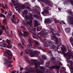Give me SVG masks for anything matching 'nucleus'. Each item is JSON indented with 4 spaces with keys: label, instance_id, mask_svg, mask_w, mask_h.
Returning <instances> with one entry per match:
<instances>
[{
    "label": "nucleus",
    "instance_id": "1",
    "mask_svg": "<svg viewBox=\"0 0 73 73\" xmlns=\"http://www.w3.org/2000/svg\"><path fill=\"white\" fill-rule=\"evenodd\" d=\"M7 55H8V59H5V60L3 64L5 65H6L7 68H11L12 66L11 64L12 63V60H11L12 58V53L11 51H6L3 53L4 56H7Z\"/></svg>",
    "mask_w": 73,
    "mask_h": 73
},
{
    "label": "nucleus",
    "instance_id": "2",
    "mask_svg": "<svg viewBox=\"0 0 73 73\" xmlns=\"http://www.w3.org/2000/svg\"><path fill=\"white\" fill-rule=\"evenodd\" d=\"M28 12V11L27 10L24 11L23 13V14H22V16L23 17L25 18L27 20L26 21V23L28 25L30 26L31 28L30 29H28V30L29 31L31 32V31H35L36 30V29L35 28L34 30L32 29H33V28L31 27H32V15L30 14L29 15H27L26 17V15H27V13Z\"/></svg>",
    "mask_w": 73,
    "mask_h": 73
},
{
    "label": "nucleus",
    "instance_id": "3",
    "mask_svg": "<svg viewBox=\"0 0 73 73\" xmlns=\"http://www.w3.org/2000/svg\"><path fill=\"white\" fill-rule=\"evenodd\" d=\"M11 2L13 4L15 9H16V10H19L20 9H24L25 8V5H29V4L28 2H26L25 3V5H21V4H14V1H13V0H11Z\"/></svg>",
    "mask_w": 73,
    "mask_h": 73
},
{
    "label": "nucleus",
    "instance_id": "4",
    "mask_svg": "<svg viewBox=\"0 0 73 73\" xmlns=\"http://www.w3.org/2000/svg\"><path fill=\"white\" fill-rule=\"evenodd\" d=\"M25 53H27V54L29 53L31 56V57H33V56H37V55L38 54L40 53V52L38 51L35 50L34 51V52L33 53V52L31 50L28 51V52L27 50H25Z\"/></svg>",
    "mask_w": 73,
    "mask_h": 73
},
{
    "label": "nucleus",
    "instance_id": "5",
    "mask_svg": "<svg viewBox=\"0 0 73 73\" xmlns=\"http://www.w3.org/2000/svg\"><path fill=\"white\" fill-rule=\"evenodd\" d=\"M49 32L48 30H45V29H43V30L40 33H38V37L41 36V35H46Z\"/></svg>",
    "mask_w": 73,
    "mask_h": 73
},
{
    "label": "nucleus",
    "instance_id": "6",
    "mask_svg": "<svg viewBox=\"0 0 73 73\" xmlns=\"http://www.w3.org/2000/svg\"><path fill=\"white\" fill-rule=\"evenodd\" d=\"M63 53L65 57H66V58L68 60H70V55L69 53H65V52H63Z\"/></svg>",
    "mask_w": 73,
    "mask_h": 73
},
{
    "label": "nucleus",
    "instance_id": "7",
    "mask_svg": "<svg viewBox=\"0 0 73 73\" xmlns=\"http://www.w3.org/2000/svg\"><path fill=\"white\" fill-rule=\"evenodd\" d=\"M7 44L5 42V41L4 40H3V42L0 43V46L5 48V47H7Z\"/></svg>",
    "mask_w": 73,
    "mask_h": 73
},
{
    "label": "nucleus",
    "instance_id": "8",
    "mask_svg": "<svg viewBox=\"0 0 73 73\" xmlns=\"http://www.w3.org/2000/svg\"><path fill=\"white\" fill-rule=\"evenodd\" d=\"M60 65L61 66V65H62V64L61 63H59V66L58 65L55 66H52L50 68L51 70H52V69H54L55 68H56L57 69H59L60 68Z\"/></svg>",
    "mask_w": 73,
    "mask_h": 73
},
{
    "label": "nucleus",
    "instance_id": "9",
    "mask_svg": "<svg viewBox=\"0 0 73 73\" xmlns=\"http://www.w3.org/2000/svg\"><path fill=\"white\" fill-rule=\"evenodd\" d=\"M28 41L29 43V46H28V48L29 49V48H30V46H32V44H31V43L32 42V39L30 38L29 39H28Z\"/></svg>",
    "mask_w": 73,
    "mask_h": 73
},
{
    "label": "nucleus",
    "instance_id": "10",
    "mask_svg": "<svg viewBox=\"0 0 73 73\" xmlns=\"http://www.w3.org/2000/svg\"><path fill=\"white\" fill-rule=\"evenodd\" d=\"M35 69H37V68H38V66H39V65H40L41 64H40V62H39L37 63H35Z\"/></svg>",
    "mask_w": 73,
    "mask_h": 73
},
{
    "label": "nucleus",
    "instance_id": "11",
    "mask_svg": "<svg viewBox=\"0 0 73 73\" xmlns=\"http://www.w3.org/2000/svg\"><path fill=\"white\" fill-rule=\"evenodd\" d=\"M34 22L35 27H37V26L39 25H38V22L36 20H35Z\"/></svg>",
    "mask_w": 73,
    "mask_h": 73
},
{
    "label": "nucleus",
    "instance_id": "12",
    "mask_svg": "<svg viewBox=\"0 0 73 73\" xmlns=\"http://www.w3.org/2000/svg\"><path fill=\"white\" fill-rule=\"evenodd\" d=\"M23 36L25 37H26L27 36L28 34V33L27 31H24L23 32Z\"/></svg>",
    "mask_w": 73,
    "mask_h": 73
},
{
    "label": "nucleus",
    "instance_id": "13",
    "mask_svg": "<svg viewBox=\"0 0 73 73\" xmlns=\"http://www.w3.org/2000/svg\"><path fill=\"white\" fill-rule=\"evenodd\" d=\"M45 13H49V11L47 10H45L41 12V14L42 15H44Z\"/></svg>",
    "mask_w": 73,
    "mask_h": 73
},
{
    "label": "nucleus",
    "instance_id": "14",
    "mask_svg": "<svg viewBox=\"0 0 73 73\" xmlns=\"http://www.w3.org/2000/svg\"><path fill=\"white\" fill-rule=\"evenodd\" d=\"M70 41L72 44V46H73V38L72 37H70Z\"/></svg>",
    "mask_w": 73,
    "mask_h": 73
},
{
    "label": "nucleus",
    "instance_id": "15",
    "mask_svg": "<svg viewBox=\"0 0 73 73\" xmlns=\"http://www.w3.org/2000/svg\"><path fill=\"white\" fill-rule=\"evenodd\" d=\"M46 23H50V21L49 19H46L44 21V23L46 24Z\"/></svg>",
    "mask_w": 73,
    "mask_h": 73
},
{
    "label": "nucleus",
    "instance_id": "16",
    "mask_svg": "<svg viewBox=\"0 0 73 73\" xmlns=\"http://www.w3.org/2000/svg\"><path fill=\"white\" fill-rule=\"evenodd\" d=\"M40 12L39 13L38 15H34V17L36 18H39V17H40Z\"/></svg>",
    "mask_w": 73,
    "mask_h": 73
},
{
    "label": "nucleus",
    "instance_id": "17",
    "mask_svg": "<svg viewBox=\"0 0 73 73\" xmlns=\"http://www.w3.org/2000/svg\"><path fill=\"white\" fill-rule=\"evenodd\" d=\"M70 69L71 73H73V66H70Z\"/></svg>",
    "mask_w": 73,
    "mask_h": 73
},
{
    "label": "nucleus",
    "instance_id": "18",
    "mask_svg": "<svg viewBox=\"0 0 73 73\" xmlns=\"http://www.w3.org/2000/svg\"><path fill=\"white\" fill-rule=\"evenodd\" d=\"M6 42H7V44H9V45H10L11 44L9 43L11 42V40H9L8 39H7L6 40Z\"/></svg>",
    "mask_w": 73,
    "mask_h": 73
},
{
    "label": "nucleus",
    "instance_id": "19",
    "mask_svg": "<svg viewBox=\"0 0 73 73\" xmlns=\"http://www.w3.org/2000/svg\"><path fill=\"white\" fill-rule=\"evenodd\" d=\"M11 21L13 23H14V24H16V19H11Z\"/></svg>",
    "mask_w": 73,
    "mask_h": 73
},
{
    "label": "nucleus",
    "instance_id": "20",
    "mask_svg": "<svg viewBox=\"0 0 73 73\" xmlns=\"http://www.w3.org/2000/svg\"><path fill=\"white\" fill-rule=\"evenodd\" d=\"M70 30V28H66L65 29V31L66 32H68Z\"/></svg>",
    "mask_w": 73,
    "mask_h": 73
},
{
    "label": "nucleus",
    "instance_id": "21",
    "mask_svg": "<svg viewBox=\"0 0 73 73\" xmlns=\"http://www.w3.org/2000/svg\"><path fill=\"white\" fill-rule=\"evenodd\" d=\"M52 39H54V40H56V42H57V41L58 40V38H57V37L56 36H53Z\"/></svg>",
    "mask_w": 73,
    "mask_h": 73
},
{
    "label": "nucleus",
    "instance_id": "22",
    "mask_svg": "<svg viewBox=\"0 0 73 73\" xmlns=\"http://www.w3.org/2000/svg\"><path fill=\"white\" fill-rule=\"evenodd\" d=\"M1 28V26L0 25V36H1L2 34H3V32L2 31V30H1V29H0Z\"/></svg>",
    "mask_w": 73,
    "mask_h": 73
},
{
    "label": "nucleus",
    "instance_id": "23",
    "mask_svg": "<svg viewBox=\"0 0 73 73\" xmlns=\"http://www.w3.org/2000/svg\"><path fill=\"white\" fill-rule=\"evenodd\" d=\"M41 30V28H40V27H38L37 29V31L38 32H39Z\"/></svg>",
    "mask_w": 73,
    "mask_h": 73
},
{
    "label": "nucleus",
    "instance_id": "24",
    "mask_svg": "<svg viewBox=\"0 0 73 73\" xmlns=\"http://www.w3.org/2000/svg\"><path fill=\"white\" fill-rule=\"evenodd\" d=\"M5 7H4V5H2V7H3V8H4V9H5V8H8V6L7 5V4H5Z\"/></svg>",
    "mask_w": 73,
    "mask_h": 73
},
{
    "label": "nucleus",
    "instance_id": "25",
    "mask_svg": "<svg viewBox=\"0 0 73 73\" xmlns=\"http://www.w3.org/2000/svg\"><path fill=\"white\" fill-rule=\"evenodd\" d=\"M36 34L35 33H33V37L34 38H36Z\"/></svg>",
    "mask_w": 73,
    "mask_h": 73
},
{
    "label": "nucleus",
    "instance_id": "26",
    "mask_svg": "<svg viewBox=\"0 0 73 73\" xmlns=\"http://www.w3.org/2000/svg\"><path fill=\"white\" fill-rule=\"evenodd\" d=\"M22 29V31L23 32H24V31H25V28L24 27H21Z\"/></svg>",
    "mask_w": 73,
    "mask_h": 73
},
{
    "label": "nucleus",
    "instance_id": "27",
    "mask_svg": "<svg viewBox=\"0 0 73 73\" xmlns=\"http://www.w3.org/2000/svg\"><path fill=\"white\" fill-rule=\"evenodd\" d=\"M19 36H23V33L22 32H20L18 34Z\"/></svg>",
    "mask_w": 73,
    "mask_h": 73
},
{
    "label": "nucleus",
    "instance_id": "28",
    "mask_svg": "<svg viewBox=\"0 0 73 73\" xmlns=\"http://www.w3.org/2000/svg\"><path fill=\"white\" fill-rule=\"evenodd\" d=\"M54 20L55 23H59V21H57V20L55 18L54 19Z\"/></svg>",
    "mask_w": 73,
    "mask_h": 73
},
{
    "label": "nucleus",
    "instance_id": "29",
    "mask_svg": "<svg viewBox=\"0 0 73 73\" xmlns=\"http://www.w3.org/2000/svg\"><path fill=\"white\" fill-rule=\"evenodd\" d=\"M34 42L36 44H37V45H39L40 44V43L38 42H37L36 40H34Z\"/></svg>",
    "mask_w": 73,
    "mask_h": 73
},
{
    "label": "nucleus",
    "instance_id": "30",
    "mask_svg": "<svg viewBox=\"0 0 73 73\" xmlns=\"http://www.w3.org/2000/svg\"><path fill=\"white\" fill-rule=\"evenodd\" d=\"M1 29L3 30H5L6 29L5 28V27L3 26H1Z\"/></svg>",
    "mask_w": 73,
    "mask_h": 73
},
{
    "label": "nucleus",
    "instance_id": "31",
    "mask_svg": "<svg viewBox=\"0 0 73 73\" xmlns=\"http://www.w3.org/2000/svg\"><path fill=\"white\" fill-rule=\"evenodd\" d=\"M48 42L50 46L51 47H52V48H53V46L52 45V44L50 43V42Z\"/></svg>",
    "mask_w": 73,
    "mask_h": 73
},
{
    "label": "nucleus",
    "instance_id": "32",
    "mask_svg": "<svg viewBox=\"0 0 73 73\" xmlns=\"http://www.w3.org/2000/svg\"><path fill=\"white\" fill-rule=\"evenodd\" d=\"M61 50H62L63 51H65V52H66V49L65 48H64L63 49H62V48H61Z\"/></svg>",
    "mask_w": 73,
    "mask_h": 73
},
{
    "label": "nucleus",
    "instance_id": "33",
    "mask_svg": "<svg viewBox=\"0 0 73 73\" xmlns=\"http://www.w3.org/2000/svg\"><path fill=\"white\" fill-rule=\"evenodd\" d=\"M12 46L11 45V44H10V45H7V48H11V47Z\"/></svg>",
    "mask_w": 73,
    "mask_h": 73
},
{
    "label": "nucleus",
    "instance_id": "34",
    "mask_svg": "<svg viewBox=\"0 0 73 73\" xmlns=\"http://www.w3.org/2000/svg\"><path fill=\"white\" fill-rule=\"evenodd\" d=\"M9 15L10 16H12V12H9L8 13V15H9Z\"/></svg>",
    "mask_w": 73,
    "mask_h": 73
},
{
    "label": "nucleus",
    "instance_id": "35",
    "mask_svg": "<svg viewBox=\"0 0 73 73\" xmlns=\"http://www.w3.org/2000/svg\"><path fill=\"white\" fill-rule=\"evenodd\" d=\"M6 21H7V20L6 19H4L3 20V23H6Z\"/></svg>",
    "mask_w": 73,
    "mask_h": 73
},
{
    "label": "nucleus",
    "instance_id": "36",
    "mask_svg": "<svg viewBox=\"0 0 73 73\" xmlns=\"http://www.w3.org/2000/svg\"><path fill=\"white\" fill-rule=\"evenodd\" d=\"M23 70V67H21L20 68V70L21 71H22Z\"/></svg>",
    "mask_w": 73,
    "mask_h": 73
},
{
    "label": "nucleus",
    "instance_id": "37",
    "mask_svg": "<svg viewBox=\"0 0 73 73\" xmlns=\"http://www.w3.org/2000/svg\"><path fill=\"white\" fill-rule=\"evenodd\" d=\"M40 39L42 41V42H44V41H45L44 40H43V38H41V37H40Z\"/></svg>",
    "mask_w": 73,
    "mask_h": 73
},
{
    "label": "nucleus",
    "instance_id": "38",
    "mask_svg": "<svg viewBox=\"0 0 73 73\" xmlns=\"http://www.w3.org/2000/svg\"><path fill=\"white\" fill-rule=\"evenodd\" d=\"M3 14H2V13H1L0 15V17H1L2 16H3Z\"/></svg>",
    "mask_w": 73,
    "mask_h": 73
},
{
    "label": "nucleus",
    "instance_id": "39",
    "mask_svg": "<svg viewBox=\"0 0 73 73\" xmlns=\"http://www.w3.org/2000/svg\"><path fill=\"white\" fill-rule=\"evenodd\" d=\"M19 21H20V20H18L17 22H16V24H18V23H19Z\"/></svg>",
    "mask_w": 73,
    "mask_h": 73
},
{
    "label": "nucleus",
    "instance_id": "40",
    "mask_svg": "<svg viewBox=\"0 0 73 73\" xmlns=\"http://www.w3.org/2000/svg\"><path fill=\"white\" fill-rule=\"evenodd\" d=\"M41 68L42 70H44V68L42 67H41Z\"/></svg>",
    "mask_w": 73,
    "mask_h": 73
},
{
    "label": "nucleus",
    "instance_id": "41",
    "mask_svg": "<svg viewBox=\"0 0 73 73\" xmlns=\"http://www.w3.org/2000/svg\"><path fill=\"white\" fill-rule=\"evenodd\" d=\"M60 73H63L64 72H63V71L62 70H60Z\"/></svg>",
    "mask_w": 73,
    "mask_h": 73
},
{
    "label": "nucleus",
    "instance_id": "42",
    "mask_svg": "<svg viewBox=\"0 0 73 73\" xmlns=\"http://www.w3.org/2000/svg\"><path fill=\"white\" fill-rule=\"evenodd\" d=\"M18 45L19 46H20V45H21V43H19Z\"/></svg>",
    "mask_w": 73,
    "mask_h": 73
},
{
    "label": "nucleus",
    "instance_id": "43",
    "mask_svg": "<svg viewBox=\"0 0 73 73\" xmlns=\"http://www.w3.org/2000/svg\"><path fill=\"white\" fill-rule=\"evenodd\" d=\"M23 51H22L21 53V56L23 55Z\"/></svg>",
    "mask_w": 73,
    "mask_h": 73
},
{
    "label": "nucleus",
    "instance_id": "44",
    "mask_svg": "<svg viewBox=\"0 0 73 73\" xmlns=\"http://www.w3.org/2000/svg\"><path fill=\"white\" fill-rule=\"evenodd\" d=\"M70 63L71 65H72V63H73V62H72V61H70Z\"/></svg>",
    "mask_w": 73,
    "mask_h": 73
},
{
    "label": "nucleus",
    "instance_id": "45",
    "mask_svg": "<svg viewBox=\"0 0 73 73\" xmlns=\"http://www.w3.org/2000/svg\"><path fill=\"white\" fill-rule=\"evenodd\" d=\"M13 17V18H15V15H13V17Z\"/></svg>",
    "mask_w": 73,
    "mask_h": 73
},
{
    "label": "nucleus",
    "instance_id": "46",
    "mask_svg": "<svg viewBox=\"0 0 73 73\" xmlns=\"http://www.w3.org/2000/svg\"><path fill=\"white\" fill-rule=\"evenodd\" d=\"M71 4H73V1H70Z\"/></svg>",
    "mask_w": 73,
    "mask_h": 73
},
{
    "label": "nucleus",
    "instance_id": "47",
    "mask_svg": "<svg viewBox=\"0 0 73 73\" xmlns=\"http://www.w3.org/2000/svg\"><path fill=\"white\" fill-rule=\"evenodd\" d=\"M25 59H28V57H27V56H25Z\"/></svg>",
    "mask_w": 73,
    "mask_h": 73
},
{
    "label": "nucleus",
    "instance_id": "48",
    "mask_svg": "<svg viewBox=\"0 0 73 73\" xmlns=\"http://www.w3.org/2000/svg\"><path fill=\"white\" fill-rule=\"evenodd\" d=\"M62 22L64 24H65V22H64L63 21H62Z\"/></svg>",
    "mask_w": 73,
    "mask_h": 73
},
{
    "label": "nucleus",
    "instance_id": "49",
    "mask_svg": "<svg viewBox=\"0 0 73 73\" xmlns=\"http://www.w3.org/2000/svg\"><path fill=\"white\" fill-rule=\"evenodd\" d=\"M7 12L5 11V15H7Z\"/></svg>",
    "mask_w": 73,
    "mask_h": 73
},
{
    "label": "nucleus",
    "instance_id": "50",
    "mask_svg": "<svg viewBox=\"0 0 73 73\" xmlns=\"http://www.w3.org/2000/svg\"><path fill=\"white\" fill-rule=\"evenodd\" d=\"M5 1L6 3H8V0H5Z\"/></svg>",
    "mask_w": 73,
    "mask_h": 73
},
{
    "label": "nucleus",
    "instance_id": "51",
    "mask_svg": "<svg viewBox=\"0 0 73 73\" xmlns=\"http://www.w3.org/2000/svg\"><path fill=\"white\" fill-rule=\"evenodd\" d=\"M26 8L27 9H30V8L28 7H27Z\"/></svg>",
    "mask_w": 73,
    "mask_h": 73
},
{
    "label": "nucleus",
    "instance_id": "52",
    "mask_svg": "<svg viewBox=\"0 0 73 73\" xmlns=\"http://www.w3.org/2000/svg\"><path fill=\"white\" fill-rule=\"evenodd\" d=\"M57 35L58 36H60V34L59 33L57 34Z\"/></svg>",
    "mask_w": 73,
    "mask_h": 73
},
{
    "label": "nucleus",
    "instance_id": "53",
    "mask_svg": "<svg viewBox=\"0 0 73 73\" xmlns=\"http://www.w3.org/2000/svg\"><path fill=\"white\" fill-rule=\"evenodd\" d=\"M39 1H44V0H38Z\"/></svg>",
    "mask_w": 73,
    "mask_h": 73
},
{
    "label": "nucleus",
    "instance_id": "54",
    "mask_svg": "<svg viewBox=\"0 0 73 73\" xmlns=\"http://www.w3.org/2000/svg\"><path fill=\"white\" fill-rule=\"evenodd\" d=\"M32 2H34L35 1V0H31Z\"/></svg>",
    "mask_w": 73,
    "mask_h": 73
},
{
    "label": "nucleus",
    "instance_id": "55",
    "mask_svg": "<svg viewBox=\"0 0 73 73\" xmlns=\"http://www.w3.org/2000/svg\"><path fill=\"white\" fill-rule=\"evenodd\" d=\"M3 17H4V18L5 17V15H3Z\"/></svg>",
    "mask_w": 73,
    "mask_h": 73
},
{
    "label": "nucleus",
    "instance_id": "56",
    "mask_svg": "<svg viewBox=\"0 0 73 73\" xmlns=\"http://www.w3.org/2000/svg\"><path fill=\"white\" fill-rule=\"evenodd\" d=\"M50 30H51V31H52V30H53V29L52 28H51V29H50Z\"/></svg>",
    "mask_w": 73,
    "mask_h": 73
},
{
    "label": "nucleus",
    "instance_id": "57",
    "mask_svg": "<svg viewBox=\"0 0 73 73\" xmlns=\"http://www.w3.org/2000/svg\"><path fill=\"white\" fill-rule=\"evenodd\" d=\"M21 48H23L24 47H23V46H21Z\"/></svg>",
    "mask_w": 73,
    "mask_h": 73
},
{
    "label": "nucleus",
    "instance_id": "58",
    "mask_svg": "<svg viewBox=\"0 0 73 73\" xmlns=\"http://www.w3.org/2000/svg\"><path fill=\"white\" fill-rule=\"evenodd\" d=\"M58 9L59 11H61V9L60 8H58Z\"/></svg>",
    "mask_w": 73,
    "mask_h": 73
},
{
    "label": "nucleus",
    "instance_id": "59",
    "mask_svg": "<svg viewBox=\"0 0 73 73\" xmlns=\"http://www.w3.org/2000/svg\"><path fill=\"white\" fill-rule=\"evenodd\" d=\"M51 32L52 33V35H53L54 33H53V32L51 31Z\"/></svg>",
    "mask_w": 73,
    "mask_h": 73
},
{
    "label": "nucleus",
    "instance_id": "60",
    "mask_svg": "<svg viewBox=\"0 0 73 73\" xmlns=\"http://www.w3.org/2000/svg\"><path fill=\"white\" fill-rule=\"evenodd\" d=\"M48 53H49L50 54H51V53H52V52H48Z\"/></svg>",
    "mask_w": 73,
    "mask_h": 73
},
{
    "label": "nucleus",
    "instance_id": "61",
    "mask_svg": "<svg viewBox=\"0 0 73 73\" xmlns=\"http://www.w3.org/2000/svg\"><path fill=\"white\" fill-rule=\"evenodd\" d=\"M57 73H59V71H58L56 72Z\"/></svg>",
    "mask_w": 73,
    "mask_h": 73
},
{
    "label": "nucleus",
    "instance_id": "62",
    "mask_svg": "<svg viewBox=\"0 0 73 73\" xmlns=\"http://www.w3.org/2000/svg\"><path fill=\"white\" fill-rule=\"evenodd\" d=\"M0 7H1V3H0Z\"/></svg>",
    "mask_w": 73,
    "mask_h": 73
},
{
    "label": "nucleus",
    "instance_id": "63",
    "mask_svg": "<svg viewBox=\"0 0 73 73\" xmlns=\"http://www.w3.org/2000/svg\"><path fill=\"white\" fill-rule=\"evenodd\" d=\"M14 48H15V49H17L16 48H15V47H14Z\"/></svg>",
    "mask_w": 73,
    "mask_h": 73
},
{
    "label": "nucleus",
    "instance_id": "64",
    "mask_svg": "<svg viewBox=\"0 0 73 73\" xmlns=\"http://www.w3.org/2000/svg\"><path fill=\"white\" fill-rule=\"evenodd\" d=\"M1 11L3 10V9L1 8Z\"/></svg>",
    "mask_w": 73,
    "mask_h": 73
}]
</instances>
